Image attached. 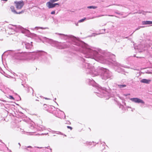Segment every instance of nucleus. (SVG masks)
<instances>
[{
    "mask_svg": "<svg viewBox=\"0 0 152 152\" xmlns=\"http://www.w3.org/2000/svg\"><path fill=\"white\" fill-rule=\"evenodd\" d=\"M18 144H19V145H20V143H18Z\"/></svg>",
    "mask_w": 152,
    "mask_h": 152,
    "instance_id": "obj_39",
    "label": "nucleus"
},
{
    "mask_svg": "<svg viewBox=\"0 0 152 152\" xmlns=\"http://www.w3.org/2000/svg\"><path fill=\"white\" fill-rule=\"evenodd\" d=\"M10 9L14 13L16 14H20L24 12V11L22 10L20 12H17L15 10V7L13 6H11L10 7Z\"/></svg>",
    "mask_w": 152,
    "mask_h": 152,
    "instance_id": "obj_13",
    "label": "nucleus"
},
{
    "mask_svg": "<svg viewBox=\"0 0 152 152\" xmlns=\"http://www.w3.org/2000/svg\"><path fill=\"white\" fill-rule=\"evenodd\" d=\"M130 99L132 102L135 103H141L143 104H145V102L143 100L137 98H132Z\"/></svg>",
    "mask_w": 152,
    "mask_h": 152,
    "instance_id": "obj_11",
    "label": "nucleus"
},
{
    "mask_svg": "<svg viewBox=\"0 0 152 152\" xmlns=\"http://www.w3.org/2000/svg\"><path fill=\"white\" fill-rule=\"evenodd\" d=\"M96 56L102 60L104 61V63L110 64H113L115 66L117 67L116 71L118 72L122 73L124 72V69L121 68V67H125L119 63L115 61V56L111 53L108 52L105 53V58L103 56H100V55L99 54H96Z\"/></svg>",
    "mask_w": 152,
    "mask_h": 152,
    "instance_id": "obj_3",
    "label": "nucleus"
},
{
    "mask_svg": "<svg viewBox=\"0 0 152 152\" xmlns=\"http://www.w3.org/2000/svg\"><path fill=\"white\" fill-rule=\"evenodd\" d=\"M117 86L118 88L121 89H123L126 86V85L125 84L118 85Z\"/></svg>",
    "mask_w": 152,
    "mask_h": 152,
    "instance_id": "obj_17",
    "label": "nucleus"
},
{
    "mask_svg": "<svg viewBox=\"0 0 152 152\" xmlns=\"http://www.w3.org/2000/svg\"><path fill=\"white\" fill-rule=\"evenodd\" d=\"M86 18H84L83 19H82L80 20H79L78 21V22L79 23H81V22H83V21H84L86 20Z\"/></svg>",
    "mask_w": 152,
    "mask_h": 152,
    "instance_id": "obj_23",
    "label": "nucleus"
},
{
    "mask_svg": "<svg viewBox=\"0 0 152 152\" xmlns=\"http://www.w3.org/2000/svg\"><path fill=\"white\" fill-rule=\"evenodd\" d=\"M12 26L15 27V30L16 31H18V30L19 31H20L23 33L28 34L30 32L28 30L24 28L21 26H17L15 25ZM9 28L11 29H15V28L11 27H9Z\"/></svg>",
    "mask_w": 152,
    "mask_h": 152,
    "instance_id": "obj_7",
    "label": "nucleus"
},
{
    "mask_svg": "<svg viewBox=\"0 0 152 152\" xmlns=\"http://www.w3.org/2000/svg\"><path fill=\"white\" fill-rule=\"evenodd\" d=\"M76 26H78V23H77V24H76Z\"/></svg>",
    "mask_w": 152,
    "mask_h": 152,
    "instance_id": "obj_40",
    "label": "nucleus"
},
{
    "mask_svg": "<svg viewBox=\"0 0 152 152\" xmlns=\"http://www.w3.org/2000/svg\"><path fill=\"white\" fill-rule=\"evenodd\" d=\"M64 135L65 136H66V135L65 134H64Z\"/></svg>",
    "mask_w": 152,
    "mask_h": 152,
    "instance_id": "obj_43",
    "label": "nucleus"
},
{
    "mask_svg": "<svg viewBox=\"0 0 152 152\" xmlns=\"http://www.w3.org/2000/svg\"><path fill=\"white\" fill-rule=\"evenodd\" d=\"M56 98H55L54 99L53 101H55V100H56Z\"/></svg>",
    "mask_w": 152,
    "mask_h": 152,
    "instance_id": "obj_36",
    "label": "nucleus"
},
{
    "mask_svg": "<svg viewBox=\"0 0 152 152\" xmlns=\"http://www.w3.org/2000/svg\"><path fill=\"white\" fill-rule=\"evenodd\" d=\"M39 29H48V27L43 28L42 27H36L34 28H33L32 29L34 30V29L38 30Z\"/></svg>",
    "mask_w": 152,
    "mask_h": 152,
    "instance_id": "obj_16",
    "label": "nucleus"
},
{
    "mask_svg": "<svg viewBox=\"0 0 152 152\" xmlns=\"http://www.w3.org/2000/svg\"><path fill=\"white\" fill-rule=\"evenodd\" d=\"M48 55L47 53L43 51L27 53L22 52L16 53L14 57L15 59L20 61L35 60L41 61H45Z\"/></svg>",
    "mask_w": 152,
    "mask_h": 152,
    "instance_id": "obj_2",
    "label": "nucleus"
},
{
    "mask_svg": "<svg viewBox=\"0 0 152 152\" xmlns=\"http://www.w3.org/2000/svg\"><path fill=\"white\" fill-rule=\"evenodd\" d=\"M106 16H114V15H105ZM114 16L115 17H117L116 16Z\"/></svg>",
    "mask_w": 152,
    "mask_h": 152,
    "instance_id": "obj_28",
    "label": "nucleus"
},
{
    "mask_svg": "<svg viewBox=\"0 0 152 152\" xmlns=\"http://www.w3.org/2000/svg\"><path fill=\"white\" fill-rule=\"evenodd\" d=\"M142 24L143 25H150L152 24V21H143L142 22Z\"/></svg>",
    "mask_w": 152,
    "mask_h": 152,
    "instance_id": "obj_15",
    "label": "nucleus"
},
{
    "mask_svg": "<svg viewBox=\"0 0 152 152\" xmlns=\"http://www.w3.org/2000/svg\"><path fill=\"white\" fill-rule=\"evenodd\" d=\"M144 26H139V27L138 28H137L135 30V31H134L133 32H134L135 31H136V30H138V29H139L140 28H143L144 27Z\"/></svg>",
    "mask_w": 152,
    "mask_h": 152,
    "instance_id": "obj_24",
    "label": "nucleus"
},
{
    "mask_svg": "<svg viewBox=\"0 0 152 152\" xmlns=\"http://www.w3.org/2000/svg\"><path fill=\"white\" fill-rule=\"evenodd\" d=\"M59 0H50V1L52 2H55Z\"/></svg>",
    "mask_w": 152,
    "mask_h": 152,
    "instance_id": "obj_25",
    "label": "nucleus"
},
{
    "mask_svg": "<svg viewBox=\"0 0 152 152\" xmlns=\"http://www.w3.org/2000/svg\"><path fill=\"white\" fill-rule=\"evenodd\" d=\"M45 99H49L48 98H45Z\"/></svg>",
    "mask_w": 152,
    "mask_h": 152,
    "instance_id": "obj_38",
    "label": "nucleus"
},
{
    "mask_svg": "<svg viewBox=\"0 0 152 152\" xmlns=\"http://www.w3.org/2000/svg\"><path fill=\"white\" fill-rule=\"evenodd\" d=\"M151 49H152V47H151Z\"/></svg>",
    "mask_w": 152,
    "mask_h": 152,
    "instance_id": "obj_44",
    "label": "nucleus"
},
{
    "mask_svg": "<svg viewBox=\"0 0 152 152\" xmlns=\"http://www.w3.org/2000/svg\"><path fill=\"white\" fill-rule=\"evenodd\" d=\"M151 81V80L145 79H143L140 80L141 82L146 84H149Z\"/></svg>",
    "mask_w": 152,
    "mask_h": 152,
    "instance_id": "obj_14",
    "label": "nucleus"
},
{
    "mask_svg": "<svg viewBox=\"0 0 152 152\" xmlns=\"http://www.w3.org/2000/svg\"><path fill=\"white\" fill-rule=\"evenodd\" d=\"M115 13H116L117 14H120L118 12H115Z\"/></svg>",
    "mask_w": 152,
    "mask_h": 152,
    "instance_id": "obj_31",
    "label": "nucleus"
},
{
    "mask_svg": "<svg viewBox=\"0 0 152 152\" xmlns=\"http://www.w3.org/2000/svg\"><path fill=\"white\" fill-rule=\"evenodd\" d=\"M121 106H122L123 107V105H121Z\"/></svg>",
    "mask_w": 152,
    "mask_h": 152,
    "instance_id": "obj_42",
    "label": "nucleus"
},
{
    "mask_svg": "<svg viewBox=\"0 0 152 152\" xmlns=\"http://www.w3.org/2000/svg\"><path fill=\"white\" fill-rule=\"evenodd\" d=\"M104 15H99L98 17H102V16H103Z\"/></svg>",
    "mask_w": 152,
    "mask_h": 152,
    "instance_id": "obj_30",
    "label": "nucleus"
},
{
    "mask_svg": "<svg viewBox=\"0 0 152 152\" xmlns=\"http://www.w3.org/2000/svg\"><path fill=\"white\" fill-rule=\"evenodd\" d=\"M89 84L93 86L96 87V88L98 90L99 92L96 93L97 94V96L101 98L104 97L106 98V99H108L109 97L107 98V96H109L108 92L105 90V88H102L98 84H97L92 79H88V80Z\"/></svg>",
    "mask_w": 152,
    "mask_h": 152,
    "instance_id": "obj_5",
    "label": "nucleus"
},
{
    "mask_svg": "<svg viewBox=\"0 0 152 152\" xmlns=\"http://www.w3.org/2000/svg\"><path fill=\"white\" fill-rule=\"evenodd\" d=\"M32 42H31V43L26 42H24L23 43V44L25 46L26 48L27 49H31L33 47V45L31 44Z\"/></svg>",
    "mask_w": 152,
    "mask_h": 152,
    "instance_id": "obj_12",
    "label": "nucleus"
},
{
    "mask_svg": "<svg viewBox=\"0 0 152 152\" xmlns=\"http://www.w3.org/2000/svg\"><path fill=\"white\" fill-rule=\"evenodd\" d=\"M73 44L80 47L79 48H76V50L79 51L81 53V56L82 57H80V60L83 62L82 67L83 69H85L86 73L90 74L93 77L98 75V72L95 70L94 68L92 67L91 64L89 63L86 62V61H89L91 59H94L96 60L102 61L104 63V61L99 59V58L96 57V54H99L100 55V56H102L104 58H105V53L101 55L96 49H92L89 48L87 45L78 40H76L73 42Z\"/></svg>",
    "mask_w": 152,
    "mask_h": 152,
    "instance_id": "obj_1",
    "label": "nucleus"
},
{
    "mask_svg": "<svg viewBox=\"0 0 152 152\" xmlns=\"http://www.w3.org/2000/svg\"><path fill=\"white\" fill-rule=\"evenodd\" d=\"M60 36H61L63 37V38L65 39L66 38L69 37L71 40L72 41L71 43H70L69 42H67L66 43H61L59 42H58L55 41L53 42L52 43V46L56 48L59 49H64L66 48L69 47H71V45H74L76 46H77L79 48L80 47L77 45L74 44L73 42H75L76 40H77L76 39V37L72 36V35H67L63 34H60L58 33H56Z\"/></svg>",
    "mask_w": 152,
    "mask_h": 152,
    "instance_id": "obj_4",
    "label": "nucleus"
},
{
    "mask_svg": "<svg viewBox=\"0 0 152 152\" xmlns=\"http://www.w3.org/2000/svg\"><path fill=\"white\" fill-rule=\"evenodd\" d=\"M145 12L142 10V11H139V12H138V13H139V14L142 13L143 15H145V13L146 12Z\"/></svg>",
    "mask_w": 152,
    "mask_h": 152,
    "instance_id": "obj_22",
    "label": "nucleus"
},
{
    "mask_svg": "<svg viewBox=\"0 0 152 152\" xmlns=\"http://www.w3.org/2000/svg\"><path fill=\"white\" fill-rule=\"evenodd\" d=\"M112 76V72L108 69H105L102 72L101 77L103 79L106 80L108 78L111 79Z\"/></svg>",
    "mask_w": 152,
    "mask_h": 152,
    "instance_id": "obj_6",
    "label": "nucleus"
},
{
    "mask_svg": "<svg viewBox=\"0 0 152 152\" xmlns=\"http://www.w3.org/2000/svg\"><path fill=\"white\" fill-rule=\"evenodd\" d=\"M9 96L10 97V99H11L13 100H14V98L12 96L10 95Z\"/></svg>",
    "mask_w": 152,
    "mask_h": 152,
    "instance_id": "obj_26",
    "label": "nucleus"
},
{
    "mask_svg": "<svg viewBox=\"0 0 152 152\" xmlns=\"http://www.w3.org/2000/svg\"><path fill=\"white\" fill-rule=\"evenodd\" d=\"M32 148V147L30 146H28L27 147H26V146H25L23 148V149L24 150H26V151H29L30 152H31V151L30 150H29L28 149V148Z\"/></svg>",
    "mask_w": 152,
    "mask_h": 152,
    "instance_id": "obj_18",
    "label": "nucleus"
},
{
    "mask_svg": "<svg viewBox=\"0 0 152 152\" xmlns=\"http://www.w3.org/2000/svg\"><path fill=\"white\" fill-rule=\"evenodd\" d=\"M2 1H7V0H2Z\"/></svg>",
    "mask_w": 152,
    "mask_h": 152,
    "instance_id": "obj_37",
    "label": "nucleus"
},
{
    "mask_svg": "<svg viewBox=\"0 0 152 152\" xmlns=\"http://www.w3.org/2000/svg\"><path fill=\"white\" fill-rule=\"evenodd\" d=\"M3 40V39H0V41H2Z\"/></svg>",
    "mask_w": 152,
    "mask_h": 152,
    "instance_id": "obj_35",
    "label": "nucleus"
},
{
    "mask_svg": "<svg viewBox=\"0 0 152 152\" xmlns=\"http://www.w3.org/2000/svg\"><path fill=\"white\" fill-rule=\"evenodd\" d=\"M54 115L57 117L60 118L64 119L65 118V115L63 112L60 110L59 109H57L56 112H53Z\"/></svg>",
    "mask_w": 152,
    "mask_h": 152,
    "instance_id": "obj_8",
    "label": "nucleus"
},
{
    "mask_svg": "<svg viewBox=\"0 0 152 152\" xmlns=\"http://www.w3.org/2000/svg\"><path fill=\"white\" fill-rule=\"evenodd\" d=\"M56 133L57 134H61V135H63V134L61 132H57V131H53V133Z\"/></svg>",
    "mask_w": 152,
    "mask_h": 152,
    "instance_id": "obj_21",
    "label": "nucleus"
},
{
    "mask_svg": "<svg viewBox=\"0 0 152 152\" xmlns=\"http://www.w3.org/2000/svg\"><path fill=\"white\" fill-rule=\"evenodd\" d=\"M67 127L68 128L70 129L71 130L72 129V128L71 126H67Z\"/></svg>",
    "mask_w": 152,
    "mask_h": 152,
    "instance_id": "obj_29",
    "label": "nucleus"
},
{
    "mask_svg": "<svg viewBox=\"0 0 152 152\" xmlns=\"http://www.w3.org/2000/svg\"><path fill=\"white\" fill-rule=\"evenodd\" d=\"M47 134H48V133H47V134H43V133H42L41 135H44V134L46 135Z\"/></svg>",
    "mask_w": 152,
    "mask_h": 152,
    "instance_id": "obj_33",
    "label": "nucleus"
},
{
    "mask_svg": "<svg viewBox=\"0 0 152 152\" xmlns=\"http://www.w3.org/2000/svg\"><path fill=\"white\" fill-rule=\"evenodd\" d=\"M91 143H92V142H89L88 144H89V145H91Z\"/></svg>",
    "mask_w": 152,
    "mask_h": 152,
    "instance_id": "obj_32",
    "label": "nucleus"
},
{
    "mask_svg": "<svg viewBox=\"0 0 152 152\" xmlns=\"http://www.w3.org/2000/svg\"><path fill=\"white\" fill-rule=\"evenodd\" d=\"M97 8V6H88L87 7V8L88 9H95Z\"/></svg>",
    "mask_w": 152,
    "mask_h": 152,
    "instance_id": "obj_20",
    "label": "nucleus"
},
{
    "mask_svg": "<svg viewBox=\"0 0 152 152\" xmlns=\"http://www.w3.org/2000/svg\"><path fill=\"white\" fill-rule=\"evenodd\" d=\"M55 13V11H53L51 12V14H54Z\"/></svg>",
    "mask_w": 152,
    "mask_h": 152,
    "instance_id": "obj_27",
    "label": "nucleus"
},
{
    "mask_svg": "<svg viewBox=\"0 0 152 152\" xmlns=\"http://www.w3.org/2000/svg\"><path fill=\"white\" fill-rule=\"evenodd\" d=\"M0 142H1L2 143L4 144H5L1 140H0Z\"/></svg>",
    "mask_w": 152,
    "mask_h": 152,
    "instance_id": "obj_34",
    "label": "nucleus"
},
{
    "mask_svg": "<svg viewBox=\"0 0 152 152\" xmlns=\"http://www.w3.org/2000/svg\"><path fill=\"white\" fill-rule=\"evenodd\" d=\"M126 38H128V37H125Z\"/></svg>",
    "mask_w": 152,
    "mask_h": 152,
    "instance_id": "obj_41",
    "label": "nucleus"
},
{
    "mask_svg": "<svg viewBox=\"0 0 152 152\" xmlns=\"http://www.w3.org/2000/svg\"><path fill=\"white\" fill-rule=\"evenodd\" d=\"M15 6L17 9H21L24 5V3L23 1H15L14 2Z\"/></svg>",
    "mask_w": 152,
    "mask_h": 152,
    "instance_id": "obj_9",
    "label": "nucleus"
},
{
    "mask_svg": "<svg viewBox=\"0 0 152 152\" xmlns=\"http://www.w3.org/2000/svg\"><path fill=\"white\" fill-rule=\"evenodd\" d=\"M45 129V127L42 125L39 126L38 128V129L40 131H43V130H44Z\"/></svg>",
    "mask_w": 152,
    "mask_h": 152,
    "instance_id": "obj_19",
    "label": "nucleus"
},
{
    "mask_svg": "<svg viewBox=\"0 0 152 152\" xmlns=\"http://www.w3.org/2000/svg\"><path fill=\"white\" fill-rule=\"evenodd\" d=\"M53 2H51L50 1L47 3L46 5L49 8H52L56 7H57L59 6V4L58 3H53Z\"/></svg>",
    "mask_w": 152,
    "mask_h": 152,
    "instance_id": "obj_10",
    "label": "nucleus"
}]
</instances>
